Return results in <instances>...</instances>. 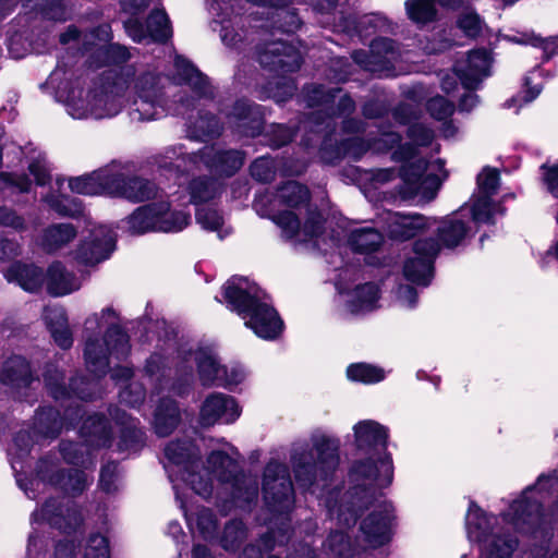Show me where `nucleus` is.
Returning <instances> with one entry per match:
<instances>
[{
    "mask_svg": "<svg viewBox=\"0 0 558 558\" xmlns=\"http://www.w3.org/2000/svg\"><path fill=\"white\" fill-rule=\"evenodd\" d=\"M64 425L63 418H61L59 411L49 408L36 416L35 428L45 437L54 438L57 437Z\"/></svg>",
    "mask_w": 558,
    "mask_h": 558,
    "instance_id": "47",
    "label": "nucleus"
},
{
    "mask_svg": "<svg viewBox=\"0 0 558 558\" xmlns=\"http://www.w3.org/2000/svg\"><path fill=\"white\" fill-rule=\"evenodd\" d=\"M272 221L282 230L287 240L294 239L301 229V220L292 210H279L272 217Z\"/></svg>",
    "mask_w": 558,
    "mask_h": 558,
    "instance_id": "56",
    "label": "nucleus"
},
{
    "mask_svg": "<svg viewBox=\"0 0 558 558\" xmlns=\"http://www.w3.org/2000/svg\"><path fill=\"white\" fill-rule=\"evenodd\" d=\"M245 326L264 340L278 339L284 329V323L278 311L270 304L259 300L250 311Z\"/></svg>",
    "mask_w": 558,
    "mask_h": 558,
    "instance_id": "14",
    "label": "nucleus"
},
{
    "mask_svg": "<svg viewBox=\"0 0 558 558\" xmlns=\"http://www.w3.org/2000/svg\"><path fill=\"white\" fill-rule=\"evenodd\" d=\"M194 128L199 135L209 140L219 138L223 131L220 119L210 111H201Z\"/></svg>",
    "mask_w": 558,
    "mask_h": 558,
    "instance_id": "53",
    "label": "nucleus"
},
{
    "mask_svg": "<svg viewBox=\"0 0 558 558\" xmlns=\"http://www.w3.org/2000/svg\"><path fill=\"white\" fill-rule=\"evenodd\" d=\"M279 201L282 205L289 208H300L307 206L311 202L310 189L298 181H288L279 189Z\"/></svg>",
    "mask_w": 558,
    "mask_h": 558,
    "instance_id": "41",
    "label": "nucleus"
},
{
    "mask_svg": "<svg viewBox=\"0 0 558 558\" xmlns=\"http://www.w3.org/2000/svg\"><path fill=\"white\" fill-rule=\"evenodd\" d=\"M227 125L238 138H256L265 129V107L250 98H236L225 114Z\"/></svg>",
    "mask_w": 558,
    "mask_h": 558,
    "instance_id": "9",
    "label": "nucleus"
},
{
    "mask_svg": "<svg viewBox=\"0 0 558 558\" xmlns=\"http://www.w3.org/2000/svg\"><path fill=\"white\" fill-rule=\"evenodd\" d=\"M392 507L389 504L378 506L361 523L360 530L363 534V546L376 548L390 539V522Z\"/></svg>",
    "mask_w": 558,
    "mask_h": 558,
    "instance_id": "17",
    "label": "nucleus"
},
{
    "mask_svg": "<svg viewBox=\"0 0 558 558\" xmlns=\"http://www.w3.org/2000/svg\"><path fill=\"white\" fill-rule=\"evenodd\" d=\"M476 184L482 195L494 196L500 185V172L498 169L485 166L476 178Z\"/></svg>",
    "mask_w": 558,
    "mask_h": 558,
    "instance_id": "58",
    "label": "nucleus"
},
{
    "mask_svg": "<svg viewBox=\"0 0 558 558\" xmlns=\"http://www.w3.org/2000/svg\"><path fill=\"white\" fill-rule=\"evenodd\" d=\"M125 222L131 235L180 232L190 225L191 215L184 210H171L167 201H157L136 207Z\"/></svg>",
    "mask_w": 558,
    "mask_h": 558,
    "instance_id": "3",
    "label": "nucleus"
},
{
    "mask_svg": "<svg viewBox=\"0 0 558 558\" xmlns=\"http://www.w3.org/2000/svg\"><path fill=\"white\" fill-rule=\"evenodd\" d=\"M380 299V288L374 281L359 283L352 291V299L348 301L352 313L363 310H373Z\"/></svg>",
    "mask_w": 558,
    "mask_h": 558,
    "instance_id": "37",
    "label": "nucleus"
},
{
    "mask_svg": "<svg viewBox=\"0 0 558 558\" xmlns=\"http://www.w3.org/2000/svg\"><path fill=\"white\" fill-rule=\"evenodd\" d=\"M483 24L481 15L475 10L460 13L456 21V26L471 39H476L481 36Z\"/></svg>",
    "mask_w": 558,
    "mask_h": 558,
    "instance_id": "54",
    "label": "nucleus"
},
{
    "mask_svg": "<svg viewBox=\"0 0 558 558\" xmlns=\"http://www.w3.org/2000/svg\"><path fill=\"white\" fill-rule=\"evenodd\" d=\"M404 5L408 17L417 25H427L438 19V11L433 0H407Z\"/></svg>",
    "mask_w": 558,
    "mask_h": 558,
    "instance_id": "44",
    "label": "nucleus"
},
{
    "mask_svg": "<svg viewBox=\"0 0 558 558\" xmlns=\"http://www.w3.org/2000/svg\"><path fill=\"white\" fill-rule=\"evenodd\" d=\"M347 379L361 384H378L386 379L383 367L366 362L351 363L345 369Z\"/></svg>",
    "mask_w": 558,
    "mask_h": 558,
    "instance_id": "42",
    "label": "nucleus"
},
{
    "mask_svg": "<svg viewBox=\"0 0 558 558\" xmlns=\"http://www.w3.org/2000/svg\"><path fill=\"white\" fill-rule=\"evenodd\" d=\"M493 196L482 195L478 196L471 206L472 220L476 223L495 222L494 202Z\"/></svg>",
    "mask_w": 558,
    "mask_h": 558,
    "instance_id": "55",
    "label": "nucleus"
},
{
    "mask_svg": "<svg viewBox=\"0 0 558 558\" xmlns=\"http://www.w3.org/2000/svg\"><path fill=\"white\" fill-rule=\"evenodd\" d=\"M259 65L278 76L298 72L303 64L301 51L291 43L272 40L257 50Z\"/></svg>",
    "mask_w": 558,
    "mask_h": 558,
    "instance_id": "11",
    "label": "nucleus"
},
{
    "mask_svg": "<svg viewBox=\"0 0 558 558\" xmlns=\"http://www.w3.org/2000/svg\"><path fill=\"white\" fill-rule=\"evenodd\" d=\"M131 58V53L125 46L116 43H109L96 48L90 59L97 68L122 65Z\"/></svg>",
    "mask_w": 558,
    "mask_h": 558,
    "instance_id": "38",
    "label": "nucleus"
},
{
    "mask_svg": "<svg viewBox=\"0 0 558 558\" xmlns=\"http://www.w3.org/2000/svg\"><path fill=\"white\" fill-rule=\"evenodd\" d=\"M324 546L325 553L330 558H353L365 550V546L360 543L353 545L349 536L338 530L329 534Z\"/></svg>",
    "mask_w": 558,
    "mask_h": 558,
    "instance_id": "36",
    "label": "nucleus"
},
{
    "mask_svg": "<svg viewBox=\"0 0 558 558\" xmlns=\"http://www.w3.org/2000/svg\"><path fill=\"white\" fill-rule=\"evenodd\" d=\"M302 24L303 21L298 10L290 8V5L278 9L272 16V27L283 34H295L301 28Z\"/></svg>",
    "mask_w": 558,
    "mask_h": 558,
    "instance_id": "49",
    "label": "nucleus"
},
{
    "mask_svg": "<svg viewBox=\"0 0 558 558\" xmlns=\"http://www.w3.org/2000/svg\"><path fill=\"white\" fill-rule=\"evenodd\" d=\"M518 547V539L502 529L494 530L482 544L480 558H511Z\"/></svg>",
    "mask_w": 558,
    "mask_h": 558,
    "instance_id": "27",
    "label": "nucleus"
},
{
    "mask_svg": "<svg viewBox=\"0 0 558 558\" xmlns=\"http://www.w3.org/2000/svg\"><path fill=\"white\" fill-rule=\"evenodd\" d=\"M209 473L230 490L231 500L238 506L248 505L258 496L256 478L242 473L236 460L223 451L214 450L207 457V469L201 475L210 478Z\"/></svg>",
    "mask_w": 558,
    "mask_h": 558,
    "instance_id": "4",
    "label": "nucleus"
},
{
    "mask_svg": "<svg viewBox=\"0 0 558 558\" xmlns=\"http://www.w3.org/2000/svg\"><path fill=\"white\" fill-rule=\"evenodd\" d=\"M34 515L36 520L38 518L40 520L47 521L50 525L62 529V517H63V507L61 501L56 498L48 499L39 511L35 512Z\"/></svg>",
    "mask_w": 558,
    "mask_h": 558,
    "instance_id": "60",
    "label": "nucleus"
},
{
    "mask_svg": "<svg viewBox=\"0 0 558 558\" xmlns=\"http://www.w3.org/2000/svg\"><path fill=\"white\" fill-rule=\"evenodd\" d=\"M52 209L62 217L77 219L84 216L85 207L77 197L62 196L51 205Z\"/></svg>",
    "mask_w": 558,
    "mask_h": 558,
    "instance_id": "59",
    "label": "nucleus"
},
{
    "mask_svg": "<svg viewBox=\"0 0 558 558\" xmlns=\"http://www.w3.org/2000/svg\"><path fill=\"white\" fill-rule=\"evenodd\" d=\"M37 474L43 481L49 482L64 493L72 495L81 494L87 486V476L83 471L76 469L59 470L47 458L38 462Z\"/></svg>",
    "mask_w": 558,
    "mask_h": 558,
    "instance_id": "16",
    "label": "nucleus"
},
{
    "mask_svg": "<svg viewBox=\"0 0 558 558\" xmlns=\"http://www.w3.org/2000/svg\"><path fill=\"white\" fill-rule=\"evenodd\" d=\"M145 444V434L137 427V424H131L122 428L119 442L120 450L138 451Z\"/></svg>",
    "mask_w": 558,
    "mask_h": 558,
    "instance_id": "61",
    "label": "nucleus"
},
{
    "mask_svg": "<svg viewBox=\"0 0 558 558\" xmlns=\"http://www.w3.org/2000/svg\"><path fill=\"white\" fill-rule=\"evenodd\" d=\"M405 134L418 147L430 146L435 138L434 130L422 122L410 123Z\"/></svg>",
    "mask_w": 558,
    "mask_h": 558,
    "instance_id": "64",
    "label": "nucleus"
},
{
    "mask_svg": "<svg viewBox=\"0 0 558 558\" xmlns=\"http://www.w3.org/2000/svg\"><path fill=\"white\" fill-rule=\"evenodd\" d=\"M159 102L160 95H155V97H142L138 98V100H135V111L138 113V119L141 121H153L159 119L162 112V110H158L160 107Z\"/></svg>",
    "mask_w": 558,
    "mask_h": 558,
    "instance_id": "62",
    "label": "nucleus"
},
{
    "mask_svg": "<svg viewBox=\"0 0 558 558\" xmlns=\"http://www.w3.org/2000/svg\"><path fill=\"white\" fill-rule=\"evenodd\" d=\"M425 165L422 161H412L408 163H403L399 169V177L401 179V184L398 187V193L402 199H413L422 190V194L432 199L436 195V191L438 185L435 186H426L423 181V177L425 173Z\"/></svg>",
    "mask_w": 558,
    "mask_h": 558,
    "instance_id": "19",
    "label": "nucleus"
},
{
    "mask_svg": "<svg viewBox=\"0 0 558 558\" xmlns=\"http://www.w3.org/2000/svg\"><path fill=\"white\" fill-rule=\"evenodd\" d=\"M165 456L171 463L183 466L182 478L197 495L203 498L211 495L213 484L209 478L196 471L201 465V452L191 440L169 442L165 448Z\"/></svg>",
    "mask_w": 558,
    "mask_h": 558,
    "instance_id": "6",
    "label": "nucleus"
},
{
    "mask_svg": "<svg viewBox=\"0 0 558 558\" xmlns=\"http://www.w3.org/2000/svg\"><path fill=\"white\" fill-rule=\"evenodd\" d=\"M110 192V197L123 198L131 203H143L157 196L158 186L146 178L112 171Z\"/></svg>",
    "mask_w": 558,
    "mask_h": 558,
    "instance_id": "13",
    "label": "nucleus"
},
{
    "mask_svg": "<svg viewBox=\"0 0 558 558\" xmlns=\"http://www.w3.org/2000/svg\"><path fill=\"white\" fill-rule=\"evenodd\" d=\"M299 132L296 125L287 123H270L265 126L263 134L264 142L271 149H280L294 141Z\"/></svg>",
    "mask_w": 558,
    "mask_h": 558,
    "instance_id": "40",
    "label": "nucleus"
},
{
    "mask_svg": "<svg viewBox=\"0 0 558 558\" xmlns=\"http://www.w3.org/2000/svg\"><path fill=\"white\" fill-rule=\"evenodd\" d=\"M112 170L99 168L89 173L69 179V187L73 193L80 195L95 196L111 194Z\"/></svg>",
    "mask_w": 558,
    "mask_h": 558,
    "instance_id": "22",
    "label": "nucleus"
},
{
    "mask_svg": "<svg viewBox=\"0 0 558 558\" xmlns=\"http://www.w3.org/2000/svg\"><path fill=\"white\" fill-rule=\"evenodd\" d=\"M194 363L201 384H243L247 378L243 365H223L208 348L199 347L195 350Z\"/></svg>",
    "mask_w": 558,
    "mask_h": 558,
    "instance_id": "10",
    "label": "nucleus"
},
{
    "mask_svg": "<svg viewBox=\"0 0 558 558\" xmlns=\"http://www.w3.org/2000/svg\"><path fill=\"white\" fill-rule=\"evenodd\" d=\"M146 28L155 43L166 44L172 36L170 20L165 10H153L147 17Z\"/></svg>",
    "mask_w": 558,
    "mask_h": 558,
    "instance_id": "45",
    "label": "nucleus"
},
{
    "mask_svg": "<svg viewBox=\"0 0 558 558\" xmlns=\"http://www.w3.org/2000/svg\"><path fill=\"white\" fill-rule=\"evenodd\" d=\"M245 153L239 149H219L209 159V167L219 175L233 177L244 165Z\"/></svg>",
    "mask_w": 558,
    "mask_h": 558,
    "instance_id": "30",
    "label": "nucleus"
},
{
    "mask_svg": "<svg viewBox=\"0 0 558 558\" xmlns=\"http://www.w3.org/2000/svg\"><path fill=\"white\" fill-rule=\"evenodd\" d=\"M340 92L339 87L326 88L323 84H312L303 89L304 100L308 108L332 106Z\"/></svg>",
    "mask_w": 558,
    "mask_h": 558,
    "instance_id": "46",
    "label": "nucleus"
},
{
    "mask_svg": "<svg viewBox=\"0 0 558 558\" xmlns=\"http://www.w3.org/2000/svg\"><path fill=\"white\" fill-rule=\"evenodd\" d=\"M185 519L193 530L194 526L204 539H213L217 535L218 522L214 512L208 508H201L195 514L184 510Z\"/></svg>",
    "mask_w": 558,
    "mask_h": 558,
    "instance_id": "43",
    "label": "nucleus"
},
{
    "mask_svg": "<svg viewBox=\"0 0 558 558\" xmlns=\"http://www.w3.org/2000/svg\"><path fill=\"white\" fill-rule=\"evenodd\" d=\"M81 434L92 447H107L110 445L111 433L107 418L102 414L88 416L82 427Z\"/></svg>",
    "mask_w": 558,
    "mask_h": 558,
    "instance_id": "32",
    "label": "nucleus"
},
{
    "mask_svg": "<svg viewBox=\"0 0 558 558\" xmlns=\"http://www.w3.org/2000/svg\"><path fill=\"white\" fill-rule=\"evenodd\" d=\"M239 415L240 410L235 400L222 393L208 396L199 413L201 424L203 426H211L219 420H222L225 423H232Z\"/></svg>",
    "mask_w": 558,
    "mask_h": 558,
    "instance_id": "20",
    "label": "nucleus"
},
{
    "mask_svg": "<svg viewBox=\"0 0 558 558\" xmlns=\"http://www.w3.org/2000/svg\"><path fill=\"white\" fill-rule=\"evenodd\" d=\"M77 235V229L72 223H52L44 229L41 235V245L48 253H53L70 242Z\"/></svg>",
    "mask_w": 558,
    "mask_h": 558,
    "instance_id": "34",
    "label": "nucleus"
},
{
    "mask_svg": "<svg viewBox=\"0 0 558 558\" xmlns=\"http://www.w3.org/2000/svg\"><path fill=\"white\" fill-rule=\"evenodd\" d=\"M4 278L14 282L24 291L35 293L41 290L45 283V271L34 263L14 260L5 270Z\"/></svg>",
    "mask_w": 558,
    "mask_h": 558,
    "instance_id": "23",
    "label": "nucleus"
},
{
    "mask_svg": "<svg viewBox=\"0 0 558 558\" xmlns=\"http://www.w3.org/2000/svg\"><path fill=\"white\" fill-rule=\"evenodd\" d=\"M190 202L193 205H203L215 197L214 182L209 177L201 175L193 178L187 185Z\"/></svg>",
    "mask_w": 558,
    "mask_h": 558,
    "instance_id": "48",
    "label": "nucleus"
},
{
    "mask_svg": "<svg viewBox=\"0 0 558 558\" xmlns=\"http://www.w3.org/2000/svg\"><path fill=\"white\" fill-rule=\"evenodd\" d=\"M116 242L110 230L94 229L80 241L74 251V258L84 266L97 265L110 257L116 248Z\"/></svg>",
    "mask_w": 558,
    "mask_h": 558,
    "instance_id": "12",
    "label": "nucleus"
},
{
    "mask_svg": "<svg viewBox=\"0 0 558 558\" xmlns=\"http://www.w3.org/2000/svg\"><path fill=\"white\" fill-rule=\"evenodd\" d=\"M251 177L259 183H270L276 178V167L269 157H258L250 166Z\"/></svg>",
    "mask_w": 558,
    "mask_h": 558,
    "instance_id": "57",
    "label": "nucleus"
},
{
    "mask_svg": "<svg viewBox=\"0 0 558 558\" xmlns=\"http://www.w3.org/2000/svg\"><path fill=\"white\" fill-rule=\"evenodd\" d=\"M311 440L317 452V460H314L313 452L306 444H294L290 454L295 481L302 488H310L318 481H327L339 465L338 439L315 432Z\"/></svg>",
    "mask_w": 558,
    "mask_h": 558,
    "instance_id": "2",
    "label": "nucleus"
},
{
    "mask_svg": "<svg viewBox=\"0 0 558 558\" xmlns=\"http://www.w3.org/2000/svg\"><path fill=\"white\" fill-rule=\"evenodd\" d=\"M429 116L436 121H445L454 113V105L444 96H435L426 104Z\"/></svg>",
    "mask_w": 558,
    "mask_h": 558,
    "instance_id": "63",
    "label": "nucleus"
},
{
    "mask_svg": "<svg viewBox=\"0 0 558 558\" xmlns=\"http://www.w3.org/2000/svg\"><path fill=\"white\" fill-rule=\"evenodd\" d=\"M246 282L245 277L234 275L221 287V302L241 318H246L251 308L260 300L257 294L243 287V283Z\"/></svg>",
    "mask_w": 558,
    "mask_h": 558,
    "instance_id": "18",
    "label": "nucleus"
},
{
    "mask_svg": "<svg viewBox=\"0 0 558 558\" xmlns=\"http://www.w3.org/2000/svg\"><path fill=\"white\" fill-rule=\"evenodd\" d=\"M353 430L357 450L369 457L352 466L350 478L354 486L348 493V505L337 509L338 522L345 527L353 526L360 512L373 504L377 488L389 486L393 478L391 457L387 453L381 456L387 447V429L375 421L366 420L359 422Z\"/></svg>",
    "mask_w": 558,
    "mask_h": 558,
    "instance_id": "1",
    "label": "nucleus"
},
{
    "mask_svg": "<svg viewBox=\"0 0 558 558\" xmlns=\"http://www.w3.org/2000/svg\"><path fill=\"white\" fill-rule=\"evenodd\" d=\"M282 524L283 527L278 531L271 530L260 537V547L246 546L239 558H263L262 549L269 551L275 548L276 544L283 545L290 537V527L286 523Z\"/></svg>",
    "mask_w": 558,
    "mask_h": 558,
    "instance_id": "39",
    "label": "nucleus"
},
{
    "mask_svg": "<svg viewBox=\"0 0 558 558\" xmlns=\"http://www.w3.org/2000/svg\"><path fill=\"white\" fill-rule=\"evenodd\" d=\"M387 226L389 239L400 242L414 239L428 227L425 216L421 214L405 215L401 213L390 214Z\"/></svg>",
    "mask_w": 558,
    "mask_h": 558,
    "instance_id": "24",
    "label": "nucleus"
},
{
    "mask_svg": "<svg viewBox=\"0 0 558 558\" xmlns=\"http://www.w3.org/2000/svg\"><path fill=\"white\" fill-rule=\"evenodd\" d=\"M174 68L182 83L189 85L198 98L207 100L215 98V92L209 77L190 59L178 54L174 59Z\"/></svg>",
    "mask_w": 558,
    "mask_h": 558,
    "instance_id": "21",
    "label": "nucleus"
},
{
    "mask_svg": "<svg viewBox=\"0 0 558 558\" xmlns=\"http://www.w3.org/2000/svg\"><path fill=\"white\" fill-rule=\"evenodd\" d=\"M265 502L272 512L288 513L294 502V489L286 464L270 461L264 471Z\"/></svg>",
    "mask_w": 558,
    "mask_h": 558,
    "instance_id": "8",
    "label": "nucleus"
},
{
    "mask_svg": "<svg viewBox=\"0 0 558 558\" xmlns=\"http://www.w3.org/2000/svg\"><path fill=\"white\" fill-rule=\"evenodd\" d=\"M383 242V234L372 227L353 229L348 235V245L355 254L375 253L380 248Z\"/></svg>",
    "mask_w": 558,
    "mask_h": 558,
    "instance_id": "28",
    "label": "nucleus"
},
{
    "mask_svg": "<svg viewBox=\"0 0 558 558\" xmlns=\"http://www.w3.org/2000/svg\"><path fill=\"white\" fill-rule=\"evenodd\" d=\"M384 24L385 19L376 13L362 16L349 15L343 17L341 23L344 32L361 38H367L374 35Z\"/></svg>",
    "mask_w": 558,
    "mask_h": 558,
    "instance_id": "35",
    "label": "nucleus"
},
{
    "mask_svg": "<svg viewBox=\"0 0 558 558\" xmlns=\"http://www.w3.org/2000/svg\"><path fill=\"white\" fill-rule=\"evenodd\" d=\"M534 488L529 487L521 499L515 500L509 511L504 514V520L510 522L514 529L524 533H536L543 524L541 502L530 500L526 496Z\"/></svg>",
    "mask_w": 558,
    "mask_h": 558,
    "instance_id": "15",
    "label": "nucleus"
},
{
    "mask_svg": "<svg viewBox=\"0 0 558 558\" xmlns=\"http://www.w3.org/2000/svg\"><path fill=\"white\" fill-rule=\"evenodd\" d=\"M413 256L404 259V279L418 287H428L435 277V263L440 254V244L433 238H418L412 244Z\"/></svg>",
    "mask_w": 558,
    "mask_h": 558,
    "instance_id": "7",
    "label": "nucleus"
},
{
    "mask_svg": "<svg viewBox=\"0 0 558 558\" xmlns=\"http://www.w3.org/2000/svg\"><path fill=\"white\" fill-rule=\"evenodd\" d=\"M47 328L54 343L62 350H69L73 345V335L68 326V318L61 314L57 320L49 319Z\"/></svg>",
    "mask_w": 558,
    "mask_h": 558,
    "instance_id": "52",
    "label": "nucleus"
},
{
    "mask_svg": "<svg viewBox=\"0 0 558 558\" xmlns=\"http://www.w3.org/2000/svg\"><path fill=\"white\" fill-rule=\"evenodd\" d=\"M129 341L128 332L118 324L108 326L102 340L88 338L84 347V360L87 371L97 380L104 378L109 372V356L111 354H125L130 349Z\"/></svg>",
    "mask_w": 558,
    "mask_h": 558,
    "instance_id": "5",
    "label": "nucleus"
},
{
    "mask_svg": "<svg viewBox=\"0 0 558 558\" xmlns=\"http://www.w3.org/2000/svg\"><path fill=\"white\" fill-rule=\"evenodd\" d=\"M492 520L495 519L487 517L483 510L472 501L469 506L465 522L470 541L483 544L492 531L499 530L500 527H493Z\"/></svg>",
    "mask_w": 558,
    "mask_h": 558,
    "instance_id": "33",
    "label": "nucleus"
},
{
    "mask_svg": "<svg viewBox=\"0 0 558 558\" xmlns=\"http://www.w3.org/2000/svg\"><path fill=\"white\" fill-rule=\"evenodd\" d=\"M246 538V527L241 520H231L223 529L220 544L228 551H235Z\"/></svg>",
    "mask_w": 558,
    "mask_h": 558,
    "instance_id": "51",
    "label": "nucleus"
},
{
    "mask_svg": "<svg viewBox=\"0 0 558 558\" xmlns=\"http://www.w3.org/2000/svg\"><path fill=\"white\" fill-rule=\"evenodd\" d=\"M513 41L520 45H530L542 49V63L548 62L553 57L558 54V43L551 37L543 38L534 33H524L520 37L513 38Z\"/></svg>",
    "mask_w": 558,
    "mask_h": 558,
    "instance_id": "50",
    "label": "nucleus"
},
{
    "mask_svg": "<svg viewBox=\"0 0 558 558\" xmlns=\"http://www.w3.org/2000/svg\"><path fill=\"white\" fill-rule=\"evenodd\" d=\"M180 422V411L177 403L169 398L160 399L155 411L154 428L158 436H169Z\"/></svg>",
    "mask_w": 558,
    "mask_h": 558,
    "instance_id": "31",
    "label": "nucleus"
},
{
    "mask_svg": "<svg viewBox=\"0 0 558 558\" xmlns=\"http://www.w3.org/2000/svg\"><path fill=\"white\" fill-rule=\"evenodd\" d=\"M39 376L34 372L28 359L21 354L7 357L0 371V384H34Z\"/></svg>",
    "mask_w": 558,
    "mask_h": 558,
    "instance_id": "25",
    "label": "nucleus"
},
{
    "mask_svg": "<svg viewBox=\"0 0 558 558\" xmlns=\"http://www.w3.org/2000/svg\"><path fill=\"white\" fill-rule=\"evenodd\" d=\"M47 292L51 296H63L73 291V274L69 272L60 260L52 262L45 272Z\"/></svg>",
    "mask_w": 558,
    "mask_h": 558,
    "instance_id": "29",
    "label": "nucleus"
},
{
    "mask_svg": "<svg viewBox=\"0 0 558 558\" xmlns=\"http://www.w3.org/2000/svg\"><path fill=\"white\" fill-rule=\"evenodd\" d=\"M469 232L470 226L464 220L448 216L439 222L434 239L440 244V248L452 250L463 243Z\"/></svg>",
    "mask_w": 558,
    "mask_h": 558,
    "instance_id": "26",
    "label": "nucleus"
}]
</instances>
